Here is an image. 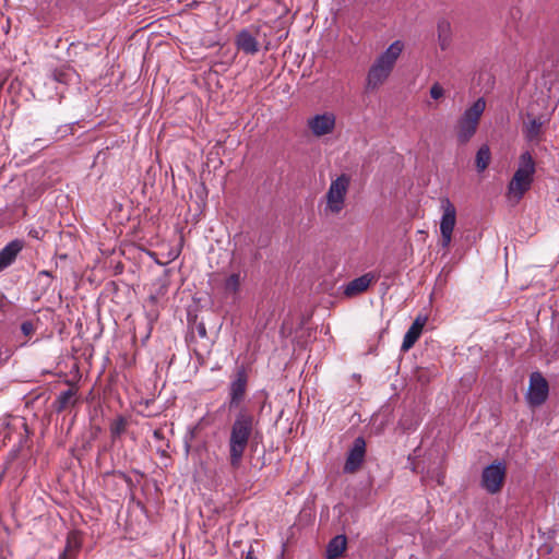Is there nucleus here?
Here are the masks:
<instances>
[{"mask_svg":"<svg viewBox=\"0 0 559 559\" xmlns=\"http://www.w3.org/2000/svg\"><path fill=\"white\" fill-rule=\"evenodd\" d=\"M404 49V41L397 39L376 57L366 75L365 90L367 92L378 91L389 80Z\"/></svg>","mask_w":559,"mask_h":559,"instance_id":"f257e3e1","label":"nucleus"},{"mask_svg":"<svg viewBox=\"0 0 559 559\" xmlns=\"http://www.w3.org/2000/svg\"><path fill=\"white\" fill-rule=\"evenodd\" d=\"M536 171L535 162L528 151L523 152L519 158V165L507 187L506 198L515 205L531 189Z\"/></svg>","mask_w":559,"mask_h":559,"instance_id":"f03ea898","label":"nucleus"},{"mask_svg":"<svg viewBox=\"0 0 559 559\" xmlns=\"http://www.w3.org/2000/svg\"><path fill=\"white\" fill-rule=\"evenodd\" d=\"M252 428L253 416L245 411L240 412L231 426L229 438V461L235 469L240 466Z\"/></svg>","mask_w":559,"mask_h":559,"instance_id":"7ed1b4c3","label":"nucleus"},{"mask_svg":"<svg viewBox=\"0 0 559 559\" xmlns=\"http://www.w3.org/2000/svg\"><path fill=\"white\" fill-rule=\"evenodd\" d=\"M486 106V99L484 97H479L472 105L466 107L457 117L454 124V134L457 144L465 145L474 138L478 130Z\"/></svg>","mask_w":559,"mask_h":559,"instance_id":"20e7f679","label":"nucleus"},{"mask_svg":"<svg viewBox=\"0 0 559 559\" xmlns=\"http://www.w3.org/2000/svg\"><path fill=\"white\" fill-rule=\"evenodd\" d=\"M349 186L350 177L346 174H342L331 181L325 194L326 213L340 214L343 211Z\"/></svg>","mask_w":559,"mask_h":559,"instance_id":"39448f33","label":"nucleus"},{"mask_svg":"<svg viewBox=\"0 0 559 559\" xmlns=\"http://www.w3.org/2000/svg\"><path fill=\"white\" fill-rule=\"evenodd\" d=\"M442 211L440 219L441 246L444 249L450 247L452 241V233L456 224V209L449 198L440 200Z\"/></svg>","mask_w":559,"mask_h":559,"instance_id":"423d86ee","label":"nucleus"},{"mask_svg":"<svg viewBox=\"0 0 559 559\" xmlns=\"http://www.w3.org/2000/svg\"><path fill=\"white\" fill-rule=\"evenodd\" d=\"M506 465L501 462L487 466L481 474L483 488L491 495L499 492L506 478Z\"/></svg>","mask_w":559,"mask_h":559,"instance_id":"0eeeda50","label":"nucleus"},{"mask_svg":"<svg viewBox=\"0 0 559 559\" xmlns=\"http://www.w3.org/2000/svg\"><path fill=\"white\" fill-rule=\"evenodd\" d=\"M549 386L547 380L540 372H533L530 377L527 402L531 406H539L548 397Z\"/></svg>","mask_w":559,"mask_h":559,"instance_id":"6e6552de","label":"nucleus"},{"mask_svg":"<svg viewBox=\"0 0 559 559\" xmlns=\"http://www.w3.org/2000/svg\"><path fill=\"white\" fill-rule=\"evenodd\" d=\"M308 128L318 138L331 134L336 124V116L331 111L314 115L308 119Z\"/></svg>","mask_w":559,"mask_h":559,"instance_id":"1a4fd4ad","label":"nucleus"},{"mask_svg":"<svg viewBox=\"0 0 559 559\" xmlns=\"http://www.w3.org/2000/svg\"><path fill=\"white\" fill-rule=\"evenodd\" d=\"M248 383V374L243 366L238 367L234 380L230 383V407L238 406L245 399Z\"/></svg>","mask_w":559,"mask_h":559,"instance_id":"9d476101","label":"nucleus"},{"mask_svg":"<svg viewBox=\"0 0 559 559\" xmlns=\"http://www.w3.org/2000/svg\"><path fill=\"white\" fill-rule=\"evenodd\" d=\"M366 453V442L362 438H357L354 441L353 448L349 450L345 465L344 472L352 474L355 473L364 462Z\"/></svg>","mask_w":559,"mask_h":559,"instance_id":"9b49d317","label":"nucleus"},{"mask_svg":"<svg viewBox=\"0 0 559 559\" xmlns=\"http://www.w3.org/2000/svg\"><path fill=\"white\" fill-rule=\"evenodd\" d=\"M427 317L425 316H418L413 324L409 326L407 332L404 335L403 343H402V350L407 352L411 349L414 344L417 342V340L420 337L421 332L424 330V326L426 325Z\"/></svg>","mask_w":559,"mask_h":559,"instance_id":"f8f14e48","label":"nucleus"},{"mask_svg":"<svg viewBox=\"0 0 559 559\" xmlns=\"http://www.w3.org/2000/svg\"><path fill=\"white\" fill-rule=\"evenodd\" d=\"M376 281V276L371 273H366L353 281H350L345 290L344 294L348 297L356 296L358 294L364 293L368 289V287Z\"/></svg>","mask_w":559,"mask_h":559,"instance_id":"ddd939ff","label":"nucleus"},{"mask_svg":"<svg viewBox=\"0 0 559 559\" xmlns=\"http://www.w3.org/2000/svg\"><path fill=\"white\" fill-rule=\"evenodd\" d=\"M22 248L23 245L21 241L13 240L0 250V272L15 261Z\"/></svg>","mask_w":559,"mask_h":559,"instance_id":"4468645a","label":"nucleus"},{"mask_svg":"<svg viewBox=\"0 0 559 559\" xmlns=\"http://www.w3.org/2000/svg\"><path fill=\"white\" fill-rule=\"evenodd\" d=\"M78 388L71 386L70 389L61 392L55 400L52 406L57 413H62L70 406H74L78 399Z\"/></svg>","mask_w":559,"mask_h":559,"instance_id":"2eb2a0df","label":"nucleus"},{"mask_svg":"<svg viewBox=\"0 0 559 559\" xmlns=\"http://www.w3.org/2000/svg\"><path fill=\"white\" fill-rule=\"evenodd\" d=\"M438 44L442 51L450 48L452 43V27L448 20H440L437 24Z\"/></svg>","mask_w":559,"mask_h":559,"instance_id":"dca6fc26","label":"nucleus"},{"mask_svg":"<svg viewBox=\"0 0 559 559\" xmlns=\"http://www.w3.org/2000/svg\"><path fill=\"white\" fill-rule=\"evenodd\" d=\"M236 44L238 49L242 50L246 53L253 55L258 51L257 38L252 35L251 32L247 29L241 31L237 35Z\"/></svg>","mask_w":559,"mask_h":559,"instance_id":"f3484780","label":"nucleus"},{"mask_svg":"<svg viewBox=\"0 0 559 559\" xmlns=\"http://www.w3.org/2000/svg\"><path fill=\"white\" fill-rule=\"evenodd\" d=\"M347 546V539L345 535H337L333 537L326 546V558L337 559L343 555Z\"/></svg>","mask_w":559,"mask_h":559,"instance_id":"a211bd4d","label":"nucleus"},{"mask_svg":"<svg viewBox=\"0 0 559 559\" xmlns=\"http://www.w3.org/2000/svg\"><path fill=\"white\" fill-rule=\"evenodd\" d=\"M81 543L75 536H68L66 547L60 554L59 559H76Z\"/></svg>","mask_w":559,"mask_h":559,"instance_id":"6ab92c4d","label":"nucleus"},{"mask_svg":"<svg viewBox=\"0 0 559 559\" xmlns=\"http://www.w3.org/2000/svg\"><path fill=\"white\" fill-rule=\"evenodd\" d=\"M542 121L539 119L530 120L524 127V135L527 141L534 142L538 141L540 132H542Z\"/></svg>","mask_w":559,"mask_h":559,"instance_id":"aec40b11","label":"nucleus"},{"mask_svg":"<svg viewBox=\"0 0 559 559\" xmlns=\"http://www.w3.org/2000/svg\"><path fill=\"white\" fill-rule=\"evenodd\" d=\"M75 74V70L70 66H61L52 71L53 80L63 84L69 83Z\"/></svg>","mask_w":559,"mask_h":559,"instance_id":"412c9836","label":"nucleus"},{"mask_svg":"<svg viewBox=\"0 0 559 559\" xmlns=\"http://www.w3.org/2000/svg\"><path fill=\"white\" fill-rule=\"evenodd\" d=\"M491 154L488 145H483L476 153V168L478 171H484L490 163Z\"/></svg>","mask_w":559,"mask_h":559,"instance_id":"4be33fe9","label":"nucleus"},{"mask_svg":"<svg viewBox=\"0 0 559 559\" xmlns=\"http://www.w3.org/2000/svg\"><path fill=\"white\" fill-rule=\"evenodd\" d=\"M241 284V277L239 273L230 274L224 283V289L227 294H237Z\"/></svg>","mask_w":559,"mask_h":559,"instance_id":"5701e85b","label":"nucleus"},{"mask_svg":"<svg viewBox=\"0 0 559 559\" xmlns=\"http://www.w3.org/2000/svg\"><path fill=\"white\" fill-rule=\"evenodd\" d=\"M128 421L123 416L117 417L110 425V435L112 439L119 438L127 429Z\"/></svg>","mask_w":559,"mask_h":559,"instance_id":"b1692460","label":"nucleus"},{"mask_svg":"<svg viewBox=\"0 0 559 559\" xmlns=\"http://www.w3.org/2000/svg\"><path fill=\"white\" fill-rule=\"evenodd\" d=\"M429 94L432 99L439 100L444 97L445 91L440 83L436 82L431 85Z\"/></svg>","mask_w":559,"mask_h":559,"instance_id":"393cba45","label":"nucleus"},{"mask_svg":"<svg viewBox=\"0 0 559 559\" xmlns=\"http://www.w3.org/2000/svg\"><path fill=\"white\" fill-rule=\"evenodd\" d=\"M35 330H36V326H35V324H34V322H32V321H24V322L21 324V331H22V333H23L26 337L32 336V335L35 333Z\"/></svg>","mask_w":559,"mask_h":559,"instance_id":"a878e982","label":"nucleus"},{"mask_svg":"<svg viewBox=\"0 0 559 559\" xmlns=\"http://www.w3.org/2000/svg\"><path fill=\"white\" fill-rule=\"evenodd\" d=\"M111 474L114 475H117L119 477H121L127 484L131 485L132 484V479L130 476H128L126 473L121 472V471H112Z\"/></svg>","mask_w":559,"mask_h":559,"instance_id":"bb28decb","label":"nucleus"},{"mask_svg":"<svg viewBox=\"0 0 559 559\" xmlns=\"http://www.w3.org/2000/svg\"><path fill=\"white\" fill-rule=\"evenodd\" d=\"M197 331H198V334H199L201 337H205V336H206V329H205L204 323H199V324L197 325Z\"/></svg>","mask_w":559,"mask_h":559,"instance_id":"cd10ccee","label":"nucleus"},{"mask_svg":"<svg viewBox=\"0 0 559 559\" xmlns=\"http://www.w3.org/2000/svg\"><path fill=\"white\" fill-rule=\"evenodd\" d=\"M153 436H154V438H155V439H157V440H162V439H164V435H163L162 430H159V429H156V430L154 431Z\"/></svg>","mask_w":559,"mask_h":559,"instance_id":"c85d7f7f","label":"nucleus"},{"mask_svg":"<svg viewBox=\"0 0 559 559\" xmlns=\"http://www.w3.org/2000/svg\"><path fill=\"white\" fill-rule=\"evenodd\" d=\"M147 302L152 304V305H155L157 302V297L154 296V295H151L148 298H147Z\"/></svg>","mask_w":559,"mask_h":559,"instance_id":"c756f323","label":"nucleus"},{"mask_svg":"<svg viewBox=\"0 0 559 559\" xmlns=\"http://www.w3.org/2000/svg\"><path fill=\"white\" fill-rule=\"evenodd\" d=\"M4 29V20H3V15L0 13V31H3Z\"/></svg>","mask_w":559,"mask_h":559,"instance_id":"7c9ffc66","label":"nucleus"},{"mask_svg":"<svg viewBox=\"0 0 559 559\" xmlns=\"http://www.w3.org/2000/svg\"><path fill=\"white\" fill-rule=\"evenodd\" d=\"M246 559H253V557L251 556V554L249 552L246 557Z\"/></svg>","mask_w":559,"mask_h":559,"instance_id":"2f4dec72","label":"nucleus"}]
</instances>
